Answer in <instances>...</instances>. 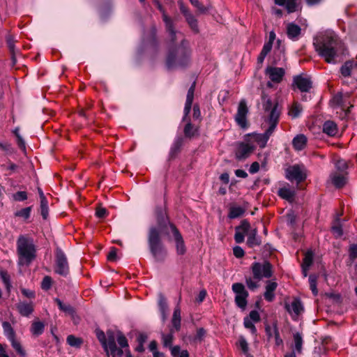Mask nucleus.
Returning a JSON list of instances; mask_svg holds the SVG:
<instances>
[{
	"label": "nucleus",
	"mask_w": 357,
	"mask_h": 357,
	"mask_svg": "<svg viewBox=\"0 0 357 357\" xmlns=\"http://www.w3.org/2000/svg\"><path fill=\"white\" fill-rule=\"evenodd\" d=\"M278 287V284L275 282L268 281L266 285V291L264 293V298L269 302L273 301L275 298L274 291Z\"/></svg>",
	"instance_id": "obj_21"
},
{
	"label": "nucleus",
	"mask_w": 357,
	"mask_h": 357,
	"mask_svg": "<svg viewBox=\"0 0 357 357\" xmlns=\"http://www.w3.org/2000/svg\"><path fill=\"white\" fill-rule=\"evenodd\" d=\"M197 132V129L190 123H188L184 128V135L187 137H193Z\"/></svg>",
	"instance_id": "obj_46"
},
{
	"label": "nucleus",
	"mask_w": 357,
	"mask_h": 357,
	"mask_svg": "<svg viewBox=\"0 0 357 357\" xmlns=\"http://www.w3.org/2000/svg\"><path fill=\"white\" fill-rule=\"evenodd\" d=\"M286 178L291 181H295L298 183L305 179L306 174L303 167L296 165L290 166L286 169Z\"/></svg>",
	"instance_id": "obj_9"
},
{
	"label": "nucleus",
	"mask_w": 357,
	"mask_h": 357,
	"mask_svg": "<svg viewBox=\"0 0 357 357\" xmlns=\"http://www.w3.org/2000/svg\"><path fill=\"white\" fill-rule=\"evenodd\" d=\"M160 310L162 314V320L165 321L167 319V305L166 303V300L164 297L161 296L160 298L159 302H158Z\"/></svg>",
	"instance_id": "obj_42"
},
{
	"label": "nucleus",
	"mask_w": 357,
	"mask_h": 357,
	"mask_svg": "<svg viewBox=\"0 0 357 357\" xmlns=\"http://www.w3.org/2000/svg\"><path fill=\"white\" fill-rule=\"evenodd\" d=\"M6 41L7 47H8L10 54H13L14 52H17V50L15 48V43L17 40L13 35L8 34L6 36Z\"/></svg>",
	"instance_id": "obj_35"
},
{
	"label": "nucleus",
	"mask_w": 357,
	"mask_h": 357,
	"mask_svg": "<svg viewBox=\"0 0 357 357\" xmlns=\"http://www.w3.org/2000/svg\"><path fill=\"white\" fill-rule=\"evenodd\" d=\"M117 342L121 347V349L123 350V349H126V357H132L130 351L128 350V343L126 337L121 334V333H119L117 336Z\"/></svg>",
	"instance_id": "obj_31"
},
{
	"label": "nucleus",
	"mask_w": 357,
	"mask_h": 357,
	"mask_svg": "<svg viewBox=\"0 0 357 357\" xmlns=\"http://www.w3.org/2000/svg\"><path fill=\"white\" fill-rule=\"evenodd\" d=\"M233 252L236 257L241 258L244 256V250L240 246H236L233 248Z\"/></svg>",
	"instance_id": "obj_58"
},
{
	"label": "nucleus",
	"mask_w": 357,
	"mask_h": 357,
	"mask_svg": "<svg viewBox=\"0 0 357 357\" xmlns=\"http://www.w3.org/2000/svg\"><path fill=\"white\" fill-rule=\"evenodd\" d=\"M307 139L304 135H296L292 141V145L296 151L303 150L307 144Z\"/></svg>",
	"instance_id": "obj_23"
},
{
	"label": "nucleus",
	"mask_w": 357,
	"mask_h": 357,
	"mask_svg": "<svg viewBox=\"0 0 357 357\" xmlns=\"http://www.w3.org/2000/svg\"><path fill=\"white\" fill-rule=\"evenodd\" d=\"M245 211V209L241 206L233 205L229 207L228 218L235 219L241 216Z\"/></svg>",
	"instance_id": "obj_28"
},
{
	"label": "nucleus",
	"mask_w": 357,
	"mask_h": 357,
	"mask_svg": "<svg viewBox=\"0 0 357 357\" xmlns=\"http://www.w3.org/2000/svg\"><path fill=\"white\" fill-rule=\"evenodd\" d=\"M247 245L250 248L258 246L261 244V239L257 236V229L250 230L248 234Z\"/></svg>",
	"instance_id": "obj_22"
},
{
	"label": "nucleus",
	"mask_w": 357,
	"mask_h": 357,
	"mask_svg": "<svg viewBox=\"0 0 357 357\" xmlns=\"http://www.w3.org/2000/svg\"><path fill=\"white\" fill-rule=\"evenodd\" d=\"M107 214V211L106 208H105L98 207L96 209V215L99 218H103L106 217Z\"/></svg>",
	"instance_id": "obj_61"
},
{
	"label": "nucleus",
	"mask_w": 357,
	"mask_h": 357,
	"mask_svg": "<svg viewBox=\"0 0 357 357\" xmlns=\"http://www.w3.org/2000/svg\"><path fill=\"white\" fill-rule=\"evenodd\" d=\"M13 197L15 201L22 202L27 199V194L24 191H18L13 194Z\"/></svg>",
	"instance_id": "obj_54"
},
{
	"label": "nucleus",
	"mask_w": 357,
	"mask_h": 357,
	"mask_svg": "<svg viewBox=\"0 0 357 357\" xmlns=\"http://www.w3.org/2000/svg\"><path fill=\"white\" fill-rule=\"evenodd\" d=\"M255 147L248 144L241 143L236 151V158L238 160H243L249 157Z\"/></svg>",
	"instance_id": "obj_16"
},
{
	"label": "nucleus",
	"mask_w": 357,
	"mask_h": 357,
	"mask_svg": "<svg viewBox=\"0 0 357 357\" xmlns=\"http://www.w3.org/2000/svg\"><path fill=\"white\" fill-rule=\"evenodd\" d=\"M313 259V255L312 252H307L305 255V257L303 259V263L302 264V268L304 271H305L306 268H309L312 263Z\"/></svg>",
	"instance_id": "obj_45"
},
{
	"label": "nucleus",
	"mask_w": 357,
	"mask_h": 357,
	"mask_svg": "<svg viewBox=\"0 0 357 357\" xmlns=\"http://www.w3.org/2000/svg\"><path fill=\"white\" fill-rule=\"evenodd\" d=\"M317 278L315 275H310L309 277V283H310V287L312 292V294L314 296H317L318 294V289L317 288Z\"/></svg>",
	"instance_id": "obj_47"
},
{
	"label": "nucleus",
	"mask_w": 357,
	"mask_h": 357,
	"mask_svg": "<svg viewBox=\"0 0 357 357\" xmlns=\"http://www.w3.org/2000/svg\"><path fill=\"white\" fill-rule=\"evenodd\" d=\"M2 327L3 329L4 334L6 336V337L8 339V340H10L15 337V333L9 322H8V321L3 322Z\"/></svg>",
	"instance_id": "obj_34"
},
{
	"label": "nucleus",
	"mask_w": 357,
	"mask_h": 357,
	"mask_svg": "<svg viewBox=\"0 0 357 357\" xmlns=\"http://www.w3.org/2000/svg\"><path fill=\"white\" fill-rule=\"evenodd\" d=\"M273 329L275 345L278 347L282 345L283 340L280 337L279 329H278V324H277L276 321L273 322Z\"/></svg>",
	"instance_id": "obj_43"
},
{
	"label": "nucleus",
	"mask_w": 357,
	"mask_h": 357,
	"mask_svg": "<svg viewBox=\"0 0 357 357\" xmlns=\"http://www.w3.org/2000/svg\"><path fill=\"white\" fill-rule=\"evenodd\" d=\"M158 227H151L148 234V244L150 252L157 261H163L167 252L163 245L160 234L164 233L170 237V233L175 243L176 251L178 255H183L186 252V247L183 238L176 228L163 215L158 217Z\"/></svg>",
	"instance_id": "obj_1"
},
{
	"label": "nucleus",
	"mask_w": 357,
	"mask_h": 357,
	"mask_svg": "<svg viewBox=\"0 0 357 357\" xmlns=\"http://www.w3.org/2000/svg\"><path fill=\"white\" fill-rule=\"evenodd\" d=\"M116 252L117 249L116 248H112L107 255V259L109 261H115L116 259Z\"/></svg>",
	"instance_id": "obj_63"
},
{
	"label": "nucleus",
	"mask_w": 357,
	"mask_h": 357,
	"mask_svg": "<svg viewBox=\"0 0 357 357\" xmlns=\"http://www.w3.org/2000/svg\"><path fill=\"white\" fill-rule=\"evenodd\" d=\"M349 258L353 261L357 259V244H352L349 249Z\"/></svg>",
	"instance_id": "obj_55"
},
{
	"label": "nucleus",
	"mask_w": 357,
	"mask_h": 357,
	"mask_svg": "<svg viewBox=\"0 0 357 357\" xmlns=\"http://www.w3.org/2000/svg\"><path fill=\"white\" fill-rule=\"evenodd\" d=\"M173 335H172V332L171 331V333L169 334H167V335H162V343H163V345L164 347H172V342H173Z\"/></svg>",
	"instance_id": "obj_50"
},
{
	"label": "nucleus",
	"mask_w": 357,
	"mask_h": 357,
	"mask_svg": "<svg viewBox=\"0 0 357 357\" xmlns=\"http://www.w3.org/2000/svg\"><path fill=\"white\" fill-rule=\"evenodd\" d=\"M287 34L292 40H297L301 35V29L296 24H287Z\"/></svg>",
	"instance_id": "obj_17"
},
{
	"label": "nucleus",
	"mask_w": 357,
	"mask_h": 357,
	"mask_svg": "<svg viewBox=\"0 0 357 357\" xmlns=\"http://www.w3.org/2000/svg\"><path fill=\"white\" fill-rule=\"evenodd\" d=\"M250 229V224L247 220L241 221V225L235 228L236 232L234 240L237 243H241L244 241L245 235L248 233Z\"/></svg>",
	"instance_id": "obj_13"
},
{
	"label": "nucleus",
	"mask_w": 357,
	"mask_h": 357,
	"mask_svg": "<svg viewBox=\"0 0 357 357\" xmlns=\"http://www.w3.org/2000/svg\"><path fill=\"white\" fill-rule=\"evenodd\" d=\"M54 301L61 310L68 314H73L74 313V310L70 305L63 303L60 299L57 298H55Z\"/></svg>",
	"instance_id": "obj_37"
},
{
	"label": "nucleus",
	"mask_w": 357,
	"mask_h": 357,
	"mask_svg": "<svg viewBox=\"0 0 357 357\" xmlns=\"http://www.w3.org/2000/svg\"><path fill=\"white\" fill-rule=\"evenodd\" d=\"M250 229V224L247 220L241 221V225L235 228L236 232L234 240L237 243H241L244 241L245 235L248 233Z\"/></svg>",
	"instance_id": "obj_14"
},
{
	"label": "nucleus",
	"mask_w": 357,
	"mask_h": 357,
	"mask_svg": "<svg viewBox=\"0 0 357 357\" xmlns=\"http://www.w3.org/2000/svg\"><path fill=\"white\" fill-rule=\"evenodd\" d=\"M52 280L50 276H45L41 283V288L44 290H48L51 288Z\"/></svg>",
	"instance_id": "obj_53"
},
{
	"label": "nucleus",
	"mask_w": 357,
	"mask_h": 357,
	"mask_svg": "<svg viewBox=\"0 0 357 357\" xmlns=\"http://www.w3.org/2000/svg\"><path fill=\"white\" fill-rule=\"evenodd\" d=\"M316 51L327 63H335L337 59L344 54V44L331 31L320 33L314 39Z\"/></svg>",
	"instance_id": "obj_3"
},
{
	"label": "nucleus",
	"mask_w": 357,
	"mask_h": 357,
	"mask_svg": "<svg viewBox=\"0 0 357 357\" xmlns=\"http://www.w3.org/2000/svg\"><path fill=\"white\" fill-rule=\"evenodd\" d=\"M96 336H97L98 340L100 341L102 346L103 347L104 349L107 350V341H106L107 334L105 335V333L102 331H98L96 332Z\"/></svg>",
	"instance_id": "obj_49"
},
{
	"label": "nucleus",
	"mask_w": 357,
	"mask_h": 357,
	"mask_svg": "<svg viewBox=\"0 0 357 357\" xmlns=\"http://www.w3.org/2000/svg\"><path fill=\"white\" fill-rule=\"evenodd\" d=\"M323 131L329 136H335L337 132V125L333 121H327L323 125Z\"/></svg>",
	"instance_id": "obj_27"
},
{
	"label": "nucleus",
	"mask_w": 357,
	"mask_h": 357,
	"mask_svg": "<svg viewBox=\"0 0 357 357\" xmlns=\"http://www.w3.org/2000/svg\"><path fill=\"white\" fill-rule=\"evenodd\" d=\"M206 335V331L203 328H199L197 331L195 337V341L202 342Z\"/></svg>",
	"instance_id": "obj_56"
},
{
	"label": "nucleus",
	"mask_w": 357,
	"mask_h": 357,
	"mask_svg": "<svg viewBox=\"0 0 357 357\" xmlns=\"http://www.w3.org/2000/svg\"><path fill=\"white\" fill-rule=\"evenodd\" d=\"M356 66H357V62L353 61H347L341 67L340 72L344 77L350 76L351 70Z\"/></svg>",
	"instance_id": "obj_29"
},
{
	"label": "nucleus",
	"mask_w": 357,
	"mask_h": 357,
	"mask_svg": "<svg viewBox=\"0 0 357 357\" xmlns=\"http://www.w3.org/2000/svg\"><path fill=\"white\" fill-rule=\"evenodd\" d=\"M181 310L178 307L174 309L172 323L176 331H179L181 328Z\"/></svg>",
	"instance_id": "obj_32"
},
{
	"label": "nucleus",
	"mask_w": 357,
	"mask_h": 357,
	"mask_svg": "<svg viewBox=\"0 0 357 357\" xmlns=\"http://www.w3.org/2000/svg\"><path fill=\"white\" fill-rule=\"evenodd\" d=\"M287 310L291 314L299 315L303 310L301 302L298 299H294L290 305H286Z\"/></svg>",
	"instance_id": "obj_18"
},
{
	"label": "nucleus",
	"mask_w": 357,
	"mask_h": 357,
	"mask_svg": "<svg viewBox=\"0 0 357 357\" xmlns=\"http://www.w3.org/2000/svg\"><path fill=\"white\" fill-rule=\"evenodd\" d=\"M332 231L336 237H340L343 234L342 227L338 224L332 227Z\"/></svg>",
	"instance_id": "obj_60"
},
{
	"label": "nucleus",
	"mask_w": 357,
	"mask_h": 357,
	"mask_svg": "<svg viewBox=\"0 0 357 357\" xmlns=\"http://www.w3.org/2000/svg\"><path fill=\"white\" fill-rule=\"evenodd\" d=\"M54 272L64 277L67 276L69 273V264L67 257L59 248H57L55 251Z\"/></svg>",
	"instance_id": "obj_7"
},
{
	"label": "nucleus",
	"mask_w": 357,
	"mask_h": 357,
	"mask_svg": "<svg viewBox=\"0 0 357 357\" xmlns=\"http://www.w3.org/2000/svg\"><path fill=\"white\" fill-rule=\"evenodd\" d=\"M1 278L5 285V287L8 291H10L11 288L10 277V275L6 271H1L0 272Z\"/></svg>",
	"instance_id": "obj_41"
},
{
	"label": "nucleus",
	"mask_w": 357,
	"mask_h": 357,
	"mask_svg": "<svg viewBox=\"0 0 357 357\" xmlns=\"http://www.w3.org/2000/svg\"><path fill=\"white\" fill-rule=\"evenodd\" d=\"M252 321L258 322L260 321V316L257 311L252 310L250 312L249 317Z\"/></svg>",
	"instance_id": "obj_59"
},
{
	"label": "nucleus",
	"mask_w": 357,
	"mask_h": 357,
	"mask_svg": "<svg viewBox=\"0 0 357 357\" xmlns=\"http://www.w3.org/2000/svg\"><path fill=\"white\" fill-rule=\"evenodd\" d=\"M294 343V351L298 354H302L303 339L301 333L299 332L294 333L293 335Z\"/></svg>",
	"instance_id": "obj_26"
},
{
	"label": "nucleus",
	"mask_w": 357,
	"mask_h": 357,
	"mask_svg": "<svg viewBox=\"0 0 357 357\" xmlns=\"http://www.w3.org/2000/svg\"><path fill=\"white\" fill-rule=\"evenodd\" d=\"M17 250L20 265H29L36 257L33 241L24 236H20L17 241Z\"/></svg>",
	"instance_id": "obj_5"
},
{
	"label": "nucleus",
	"mask_w": 357,
	"mask_h": 357,
	"mask_svg": "<svg viewBox=\"0 0 357 357\" xmlns=\"http://www.w3.org/2000/svg\"><path fill=\"white\" fill-rule=\"evenodd\" d=\"M297 4L295 0H287L284 6L288 13L296 11Z\"/></svg>",
	"instance_id": "obj_51"
},
{
	"label": "nucleus",
	"mask_w": 357,
	"mask_h": 357,
	"mask_svg": "<svg viewBox=\"0 0 357 357\" xmlns=\"http://www.w3.org/2000/svg\"><path fill=\"white\" fill-rule=\"evenodd\" d=\"M44 328L45 325L43 322L36 321L32 323L30 331L33 335L38 336L43 333Z\"/></svg>",
	"instance_id": "obj_30"
},
{
	"label": "nucleus",
	"mask_w": 357,
	"mask_h": 357,
	"mask_svg": "<svg viewBox=\"0 0 357 357\" xmlns=\"http://www.w3.org/2000/svg\"><path fill=\"white\" fill-rule=\"evenodd\" d=\"M303 108L298 102H294L289 109V115L292 118H297L302 112Z\"/></svg>",
	"instance_id": "obj_36"
},
{
	"label": "nucleus",
	"mask_w": 357,
	"mask_h": 357,
	"mask_svg": "<svg viewBox=\"0 0 357 357\" xmlns=\"http://www.w3.org/2000/svg\"><path fill=\"white\" fill-rule=\"evenodd\" d=\"M232 290L236 294L235 302L238 307L244 310L247 305V298L249 296L242 283L236 282L232 284Z\"/></svg>",
	"instance_id": "obj_8"
},
{
	"label": "nucleus",
	"mask_w": 357,
	"mask_h": 357,
	"mask_svg": "<svg viewBox=\"0 0 357 357\" xmlns=\"http://www.w3.org/2000/svg\"><path fill=\"white\" fill-rule=\"evenodd\" d=\"M259 281H257V279H255L254 276L252 278L247 277L245 278L247 287L251 291H254L259 287Z\"/></svg>",
	"instance_id": "obj_44"
},
{
	"label": "nucleus",
	"mask_w": 357,
	"mask_h": 357,
	"mask_svg": "<svg viewBox=\"0 0 357 357\" xmlns=\"http://www.w3.org/2000/svg\"><path fill=\"white\" fill-rule=\"evenodd\" d=\"M167 30L174 47L169 49L166 60V66L169 70L187 66L190 60L192 51L188 42L183 40L181 34L176 33L174 24H167Z\"/></svg>",
	"instance_id": "obj_2"
},
{
	"label": "nucleus",
	"mask_w": 357,
	"mask_h": 357,
	"mask_svg": "<svg viewBox=\"0 0 357 357\" xmlns=\"http://www.w3.org/2000/svg\"><path fill=\"white\" fill-rule=\"evenodd\" d=\"M266 74L271 82L280 83L282 80L285 71L282 68L268 67L266 70Z\"/></svg>",
	"instance_id": "obj_15"
},
{
	"label": "nucleus",
	"mask_w": 357,
	"mask_h": 357,
	"mask_svg": "<svg viewBox=\"0 0 357 357\" xmlns=\"http://www.w3.org/2000/svg\"><path fill=\"white\" fill-rule=\"evenodd\" d=\"M40 212L43 219H47L48 217V202L45 196H41Z\"/></svg>",
	"instance_id": "obj_38"
},
{
	"label": "nucleus",
	"mask_w": 357,
	"mask_h": 357,
	"mask_svg": "<svg viewBox=\"0 0 357 357\" xmlns=\"http://www.w3.org/2000/svg\"><path fill=\"white\" fill-rule=\"evenodd\" d=\"M278 195L289 202H292L295 197V191L288 188H282L278 190Z\"/></svg>",
	"instance_id": "obj_25"
},
{
	"label": "nucleus",
	"mask_w": 357,
	"mask_h": 357,
	"mask_svg": "<svg viewBox=\"0 0 357 357\" xmlns=\"http://www.w3.org/2000/svg\"><path fill=\"white\" fill-rule=\"evenodd\" d=\"M22 294L29 298H33L35 297V292L30 289H21Z\"/></svg>",
	"instance_id": "obj_64"
},
{
	"label": "nucleus",
	"mask_w": 357,
	"mask_h": 357,
	"mask_svg": "<svg viewBox=\"0 0 357 357\" xmlns=\"http://www.w3.org/2000/svg\"><path fill=\"white\" fill-rule=\"evenodd\" d=\"M272 47L273 44H271V43L266 42L263 46L261 53L267 56V54L271 52Z\"/></svg>",
	"instance_id": "obj_62"
},
{
	"label": "nucleus",
	"mask_w": 357,
	"mask_h": 357,
	"mask_svg": "<svg viewBox=\"0 0 357 357\" xmlns=\"http://www.w3.org/2000/svg\"><path fill=\"white\" fill-rule=\"evenodd\" d=\"M195 89V82L192 83L190 89H188L186 101L184 107V113L185 116L188 115L190 112L192 104L194 98V93Z\"/></svg>",
	"instance_id": "obj_19"
},
{
	"label": "nucleus",
	"mask_w": 357,
	"mask_h": 357,
	"mask_svg": "<svg viewBox=\"0 0 357 357\" xmlns=\"http://www.w3.org/2000/svg\"><path fill=\"white\" fill-rule=\"evenodd\" d=\"M238 346L242 349L243 352L245 354H248V344L246 341V340L243 337H240L238 342Z\"/></svg>",
	"instance_id": "obj_52"
},
{
	"label": "nucleus",
	"mask_w": 357,
	"mask_h": 357,
	"mask_svg": "<svg viewBox=\"0 0 357 357\" xmlns=\"http://www.w3.org/2000/svg\"><path fill=\"white\" fill-rule=\"evenodd\" d=\"M331 178L333 184L338 188L343 187L347 181L345 173L343 172H335L331 174Z\"/></svg>",
	"instance_id": "obj_20"
},
{
	"label": "nucleus",
	"mask_w": 357,
	"mask_h": 357,
	"mask_svg": "<svg viewBox=\"0 0 357 357\" xmlns=\"http://www.w3.org/2000/svg\"><path fill=\"white\" fill-rule=\"evenodd\" d=\"M261 100L262 107L269 127L263 134L252 135V139L261 148H264L278 123L281 112L278 102H273L270 97L264 93H262Z\"/></svg>",
	"instance_id": "obj_4"
},
{
	"label": "nucleus",
	"mask_w": 357,
	"mask_h": 357,
	"mask_svg": "<svg viewBox=\"0 0 357 357\" xmlns=\"http://www.w3.org/2000/svg\"><path fill=\"white\" fill-rule=\"evenodd\" d=\"M107 354H110L112 357H122L123 351L117 348L116 344V338L112 331H107L106 336Z\"/></svg>",
	"instance_id": "obj_10"
},
{
	"label": "nucleus",
	"mask_w": 357,
	"mask_h": 357,
	"mask_svg": "<svg viewBox=\"0 0 357 357\" xmlns=\"http://www.w3.org/2000/svg\"><path fill=\"white\" fill-rule=\"evenodd\" d=\"M293 83L301 92H308L312 87L311 78L307 75L295 76Z\"/></svg>",
	"instance_id": "obj_12"
},
{
	"label": "nucleus",
	"mask_w": 357,
	"mask_h": 357,
	"mask_svg": "<svg viewBox=\"0 0 357 357\" xmlns=\"http://www.w3.org/2000/svg\"><path fill=\"white\" fill-rule=\"evenodd\" d=\"M337 169L340 170V172L344 173V170L347 168V165L345 160H340L336 162L335 165Z\"/></svg>",
	"instance_id": "obj_57"
},
{
	"label": "nucleus",
	"mask_w": 357,
	"mask_h": 357,
	"mask_svg": "<svg viewBox=\"0 0 357 357\" xmlns=\"http://www.w3.org/2000/svg\"><path fill=\"white\" fill-rule=\"evenodd\" d=\"M67 342L71 347L79 348L83 342L81 338L70 335L67 337Z\"/></svg>",
	"instance_id": "obj_40"
},
{
	"label": "nucleus",
	"mask_w": 357,
	"mask_h": 357,
	"mask_svg": "<svg viewBox=\"0 0 357 357\" xmlns=\"http://www.w3.org/2000/svg\"><path fill=\"white\" fill-rule=\"evenodd\" d=\"M244 326L249 329L252 334L257 335V328L252 321L248 318L245 317L243 321Z\"/></svg>",
	"instance_id": "obj_48"
},
{
	"label": "nucleus",
	"mask_w": 357,
	"mask_h": 357,
	"mask_svg": "<svg viewBox=\"0 0 357 357\" xmlns=\"http://www.w3.org/2000/svg\"><path fill=\"white\" fill-rule=\"evenodd\" d=\"M9 341L10 342L13 348L15 350L18 355H20L21 357L26 356V354L25 350L22 347L20 342L18 341L15 337Z\"/></svg>",
	"instance_id": "obj_33"
},
{
	"label": "nucleus",
	"mask_w": 357,
	"mask_h": 357,
	"mask_svg": "<svg viewBox=\"0 0 357 357\" xmlns=\"http://www.w3.org/2000/svg\"><path fill=\"white\" fill-rule=\"evenodd\" d=\"M31 206L26 207L16 211L14 215L15 217H20L24 220H27L31 215Z\"/></svg>",
	"instance_id": "obj_39"
},
{
	"label": "nucleus",
	"mask_w": 357,
	"mask_h": 357,
	"mask_svg": "<svg viewBox=\"0 0 357 357\" xmlns=\"http://www.w3.org/2000/svg\"><path fill=\"white\" fill-rule=\"evenodd\" d=\"M251 270L255 279L260 281L263 278H270L273 275V266L268 261L254 262Z\"/></svg>",
	"instance_id": "obj_6"
},
{
	"label": "nucleus",
	"mask_w": 357,
	"mask_h": 357,
	"mask_svg": "<svg viewBox=\"0 0 357 357\" xmlns=\"http://www.w3.org/2000/svg\"><path fill=\"white\" fill-rule=\"evenodd\" d=\"M17 308L21 315L24 317L29 316L33 311V305L32 303H20Z\"/></svg>",
	"instance_id": "obj_24"
},
{
	"label": "nucleus",
	"mask_w": 357,
	"mask_h": 357,
	"mask_svg": "<svg viewBox=\"0 0 357 357\" xmlns=\"http://www.w3.org/2000/svg\"><path fill=\"white\" fill-rule=\"evenodd\" d=\"M248 113V108L247 107L246 101L241 100L238 104L237 113L235 116V120L237 124L242 128H245L248 126L246 116Z\"/></svg>",
	"instance_id": "obj_11"
}]
</instances>
